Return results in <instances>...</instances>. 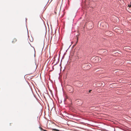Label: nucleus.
Masks as SVG:
<instances>
[{"label": "nucleus", "instance_id": "7", "mask_svg": "<svg viewBox=\"0 0 131 131\" xmlns=\"http://www.w3.org/2000/svg\"><path fill=\"white\" fill-rule=\"evenodd\" d=\"M51 124H52V125H56V124H55L54 123H52Z\"/></svg>", "mask_w": 131, "mask_h": 131}, {"label": "nucleus", "instance_id": "4", "mask_svg": "<svg viewBox=\"0 0 131 131\" xmlns=\"http://www.w3.org/2000/svg\"><path fill=\"white\" fill-rule=\"evenodd\" d=\"M17 41V40L16 39V38H14L13 39L12 41V42L13 43H14L15 42H16Z\"/></svg>", "mask_w": 131, "mask_h": 131}, {"label": "nucleus", "instance_id": "6", "mask_svg": "<svg viewBox=\"0 0 131 131\" xmlns=\"http://www.w3.org/2000/svg\"><path fill=\"white\" fill-rule=\"evenodd\" d=\"M114 18H115V19H116L117 20L116 21V20H115L114 21L115 22H117V20L118 19V18L117 17H114Z\"/></svg>", "mask_w": 131, "mask_h": 131}, {"label": "nucleus", "instance_id": "2", "mask_svg": "<svg viewBox=\"0 0 131 131\" xmlns=\"http://www.w3.org/2000/svg\"><path fill=\"white\" fill-rule=\"evenodd\" d=\"M93 22H90L88 24L89 26H90V27L91 28H92L93 27V26L92 25H93Z\"/></svg>", "mask_w": 131, "mask_h": 131}, {"label": "nucleus", "instance_id": "1", "mask_svg": "<svg viewBox=\"0 0 131 131\" xmlns=\"http://www.w3.org/2000/svg\"><path fill=\"white\" fill-rule=\"evenodd\" d=\"M67 89L69 92L72 93L74 91V90L73 87L70 86H68Z\"/></svg>", "mask_w": 131, "mask_h": 131}, {"label": "nucleus", "instance_id": "10", "mask_svg": "<svg viewBox=\"0 0 131 131\" xmlns=\"http://www.w3.org/2000/svg\"><path fill=\"white\" fill-rule=\"evenodd\" d=\"M78 38H77V41L76 42V43H77L78 42Z\"/></svg>", "mask_w": 131, "mask_h": 131}, {"label": "nucleus", "instance_id": "3", "mask_svg": "<svg viewBox=\"0 0 131 131\" xmlns=\"http://www.w3.org/2000/svg\"><path fill=\"white\" fill-rule=\"evenodd\" d=\"M94 60H96L95 62V63H96V62H97L99 60V58L98 57H96L94 58Z\"/></svg>", "mask_w": 131, "mask_h": 131}, {"label": "nucleus", "instance_id": "5", "mask_svg": "<svg viewBox=\"0 0 131 131\" xmlns=\"http://www.w3.org/2000/svg\"><path fill=\"white\" fill-rule=\"evenodd\" d=\"M51 128V129H52V130L55 131H60V130L58 129H54L53 128Z\"/></svg>", "mask_w": 131, "mask_h": 131}, {"label": "nucleus", "instance_id": "11", "mask_svg": "<svg viewBox=\"0 0 131 131\" xmlns=\"http://www.w3.org/2000/svg\"><path fill=\"white\" fill-rule=\"evenodd\" d=\"M55 13L56 14V13H57V12H56L55 11Z\"/></svg>", "mask_w": 131, "mask_h": 131}, {"label": "nucleus", "instance_id": "8", "mask_svg": "<svg viewBox=\"0 0 131 131\" xmlns=\"http://www.w3.org/2000/svg\"><path fill=\"white\" fill-rule=\"evenodd\" d=\"M40 129H41V130H42L43 131V130H44L43 129H42V128H41V127H40Z\"/></svg>", "mask_w": 131, "mask_h": 131}, {"label": "nucleus", "instance_id": "9", "mask_svg": "<svg viewBox=\"0 0 131 131\" xmlns=\"http://www.w3.org/2000/svg\"><path fill=\"white\" fill-rule=\"evenodd\" d=\"M92 91V90H90L89 91V93H90L91 92V91Z\"/></svg>", "mask_w": 131, "mask_h": 131}]
</instances>
